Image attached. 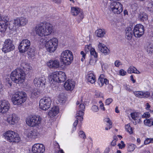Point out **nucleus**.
<instances>
[{
    "mask_svg": "<svg viewBox=\"0 0 153 153\" xmlns=\"http://www.w3.org/2000/svg\"><path fill=\"white\" fill-rule=\"evenodd\" d=\"M53 30V26L48 23L39 24L36 25L33 29V31L36 34L41 37L49 35Z\"/></svg>",
    "mask_w": 153,
    "mask_h": 153,
    "instance_id": "f257e3e1",
    "label": "nucleus"
},
{
    "mask_svg": "<svg viewBox=\"0 0 153 153\" xmlns=\"http://www.w3.org/2000/svg\"><path fill=\"white\" fill-rule=\"evenodd\" d=\"M136 146L133 144H130L128 145V150L129 152H133L136 147Z\"/></svg>",
    "mask_w": 153,
    "mask_h": 153,
    "instance_id": "a18cd8bd",
    "label": "nucleus"
},
{
    "mask_svg": "<svg viewBox=\"0 0 153 153\" xmlns=\"http://www.w3.org/2000/svg\"><path fill=\"white\" fill-rule=\"evenodd\" d=\"M126 38L128 40H131L132 37L133 31L130 27H127L125 30Z\"/></svg>",
    "mask_w": 153,
    "mask_h": 153,
    "instance_id": "c756f323",
    "label": "nucleus"
},
{
    "mask_svg": "<svg viewBox=\"0 0 153 153\" xmlns=\"http://www.w3.org/2000/svg\"><path fill=\"white\" fill-rule=\"evenodd\" d=\"M95 34L97 37L102 38L104 36L105 34V32L103 29H99L95 31Z\"/></svg>",
    "mask_w": 153,
    "mask_h": 153,
    "instance_id": "2f4dec72",
    "label": "nucleus"
},
{
    "mask_svg": "<svg viewBox=\"0 0 153 153\" xmlns=\"http://www.w3.org/2000/svg\"><path fill=\"white\" fill-rule=\"evenodd\" d=\"M114 65L116 67H119L120 65H122L121 62L119 60H116L114 62Z\"/></svg>",
    "mask_w": 153,
    "mask_h": 153,
    "instance_id": "e2e57ef3",
    "label": "nucleus"
},
{
    "mask_svg": "<svg viewBox=\"0 0 153 153\" xmlns=\"http://www.w3.org/2000/svg\"><path fill=\"white\" fill-rule=\"evenodd\" d=\"M71 13L73 16L79 15L82 19L83 17V13L82 10L77 7H71Z\"/></svg>",
    "mask_w": 153,
    "mask_h": 153,
    "instance_id": "b1692460",
    "label": "nucleus"
},
{
    "mask_svg": "<svg viewBox=\"0 0 153 153\" xmlns=\"http://www.w3.org/2000/svg\"><path fill=\"white\" fill-rule=\"evenodd\" d=\"M30 45V42L27 39H24L20 42L18 49L20 52L24 53L29 49Z\"/></svg>",
    "mask_w": 153,
    "mask_h": 153,
    "instance_id": "4468645a",
    "label": "nucleus"
},
{
    "mask_svg": "<svg viewBox=\"0 0 153 153\" xmlns=\"http://www.w3.org/2000/svg\"><path fill=\"white\" fill-rule=\"evenodd\" d=\"M58 100L59 102L64 103L66 101V98L63 94H61L59 95Z\"/></svg>",
    "mask_w": 153,
    "mask_h": 153,
    "instance_id": "79ce46f5",
    "label": "nucleus"
},
{
    "mask_svg": "<svg viewBox=\"0 0 153 153\" xmlns=\"http://www.w3.org/2000/svg\"><path fill=\"white\" fill-rule=\"evenodd\" d=\"M90 52L91 56L97 57V54L94 48H93L91 49Z\"/></svg>",
    "mask_w": 153,
    "mask_h": 153,
    "instance_id": "09e8293b",
    "label": "nucleus"
},
{
    "mask_svg": "<svg viewBox=\"0 0 153 153\" xmlns=\"http://www.w3.org/2000/svg\"><path fill=\"white\" fill-rule=\"evenodd\" d=\"M144 27L140 24L136 25L133 29L134 35L135 37H141L144 33Z\"/></svg>",
    "mask_w": 153,
    "mask_h": 153,
    "instance_id": "dca6fc26",
    "label": "nucleus"
},
{
    "mask_svg": "<svg viewBox=\"0 0 153 153\" xmlns=\"http://www.w3.org/2000/svg\"><path fill=\"white\" fill-rule=\"evenodd\" d=\"M153 143V138H147L144 141V145H147Z\"/></svg>",
    "mask_w": 153,
    "mask_h": 153,
    "instance_id": "8fccbe9b",
    "label": "nucleus"
},
{
    "mask_svg": "<svg viewBox=\"0 0 153 153\" xmlns=\"http://www.w3.org/2000/svg\"><path fill=\"white\" fill-rule=\"evenodd\" d=\"M118 139L116 136H114V139L112 141L111 144L112 146H114L116 144V142Z\"/></svg>",
    "mask_w": 153,
    "mask_h": 153,
    "instance_id": "6e6d98bb",
    "label": "nucleus"
},
{
    "mask_svg": "<svg viewBox=\"0 0 153 153\" xmlns=\"http://www.w3.org/2000/svg\"><path fill=\"white\" fill-rule=\"evenodd\" d=\"M80 54L82 55V57L81 59V60L82 62H83L85 58V53H84L83 51H81L80 52Z\"/></svg>",
    "mask_w": 153,
    "mask_h": 153,
    "instance_id": "bf43d9fd",
    "label": "nucleus"
},
{
    "mask_svg": "<svg viewBox=\"0 0 153 153\" xmlns=\"http://www.w3.org/2000/svg\"><path fill=\"white\" fill-rule=\"evenodd\" d=\"M44 146L42 144L36 143L32 147L31 150L33 153H43L45 151Z\"/></svg>",
    "mask_w": 153,
    "mask_h": 153,
    "instance_id": "aec40b11",
    "label": "nucleus"
},
{
    "mask_svg": "<svg viewBox=\"0 0 153 153\" xmlns=\"http://www.w3.org/2000/svg\"><path fill=\"white\" fill-rule=\"evenodd\" d=\"M88 81L91 84L94 83L96 81L94 73L91 71L88 72L86 76Z\"/></svg>",
    "mask_w": 153,
    "mask_h": 153,
    "instance_id": "cd10ccee",
    "label": "nucleus"
},
{
    "mask_svg": "<svg viewBox=\"0 0 153 153\" xmlns=\"http://www.w3.org/2000/svg\"><path fill=\"white\" fill-rule=\"evenodd\" d=\"M95 96L96 98H103V94L102 93L99 91H95Z\"/></svg>",
    "mask_w": 153,
    "mask_h": 153,
    "instance_id": "de8ad7c7",
    "label": "nucleus"
},
{
    "mask_svg": "<svg viewBox=\"0 0 153 153\" xmlns=\"http://www.w3.org/2000/svg\"><path fill=\"white\" fill-rule=\"evenodd\" d=\"M9 22L7 17H4L0 13V32L4 33L9 28Z\"/></svg>",
    "mask_w": 153,
    "mask_h": 153,
    "instance_id": "9b49d317",
    "label": "nucleus"
},
{
    "mask_svg": "<svg viewBox=\"0 0 153 153\" xmlns=\"http://www.w3.org/2000/svg\"><path fill=\"white\" fill-rule=\"evenodd\" d=\"M59 110L58 107L54 106L52 108L51 110L48 113V115L50 117H54L59 112Z\"/></svg>",
    "mask_w": 153,
    "mask_h": 153,
    "instance_id": "7c9ffc66",
    "label": "nucleus"
},
{
    "mask_svg": "<svg viewBox=\"0 0 153 153\" xmlns=\"http://www.w3.org/2000/svg\"><path fill=\"white\" fill-rule=\"evenodd\" d=\"M127 71L128 73L129 74L132 73L140 74V72L136 68L132 66H130L128 68Z\"/></svg>",
    "mask_w": 153,
    "mask_h": 153,
    "instance_id": "473e14b6",
    "label": "nucleus"
},
{
    "mask_svg": "<svg viewBox=\"0 0 153 153\" xmlns=\"http://www.w3.org/2000/svg\"><path fill=\"white\" fill-rule=\"evenodd\" d=\"M102 69L104 68L105 69H107L108 68V65L106 63L103 64L102 65Z\"/></svg>",
    "mask_w": 153,
    "mask_h": 153,
    "instance_id": "774afa93",
    "label": "nucleus"
},
{
    "mask_svg": "<svg viewBox=\"0 0 153 153\" xmlns=\"http://www.w3.org/2000/svg\"><path fill=\"white\" fill-rule=\"evenodd\" d=\"M82 100L80 101L78 100L76 102V107L77 109V111L76 114V118L77 119H79L81 121H82L83 118V116L84 114V111H85V107L84 105L82 103Z\"/></svg>",
    "mask_w": 153,
    "mask_h": 153,
    "instance_id": "9d476101",
    "label": "nucleus"
},
{
    "mask_svg": "<svg viewBox=\"0 0 153 153\" xmlns=\"http://www.w3.org/2000/svg\"><path fill=\"white\" fill-rule=\"evenodd\" d=\"M119 74L120 75L124 76L126 74V72L123 69H121L120 71Z\"/></svg>",
    "mask_w": 153,
    "mask_h": 153,
    "instance_id": "680f3d73",
    "label": "nucleus"
},
{
    "mask_svg": "<svg viewBox=\"0 0 153 153\" xmlns=\"http://www.w3.org/2000/svg\"><path fill=\"white\" fill-rule=\"evenodd\" d=\"M73 56L71 51L69 50H66L63 51L61 55V61L63 64L69 65L72 62Z\"/></svg>",
    "mask_w": 153,
    "mask_h": 153,
    "instance_id": "6e6552de",
    "label": "nucleus"
},
{
    "mask_svg": "<svg viewBox=\"0 0 153 153\" xmlns=\"http://www.w3.org/2000/svg\"><path fill=\"white\" fill-rule=\"evenodd\" d=\"M40 44L44 46L48 52L53 53L57 48L58 41L56 38H53L48 40L45 39H42L40 41Z\"/></svg>",
    "mask_w": 153,
    "mask_h": 153,
    "instance_id": "f03ea898",
    "label": "nucleus"
},
{
    "mask_svg": "<svg viewBox=\"0 0 153 153\" xmlns=\"http://www.w3.org/2000/svg\"><path fill=\"white\" fill-rule=\"evenodd\" d=\"M64 86L66 90L72 91L75 86V82L73 80L68 79L65 83Z\"/></svg>",
    "mask_w": 153,
    "mask_h": 153,
    "instance_id": "393cba45",
    "label": "nucleus"
},
{
    "mask_svg": "<svg viewBox=\"0 0 153 153\" xmlns=\"http://www.w3.org/2000/svg\"><path fill=\"white\" fill-rule=\"evenodd\" d=\"M15 48L13 41L8 39L5 40L3 45L2 50L5 53L13 51Z\"/></svg>",
    "mask_w": 153,
    "mask_h": 153,
    "instance_id": "ddd939ff",
    "label": "nucleus"
},
{
    "mask_svg": "<svg viewBox=\"0 0 153 153\" xmlns=\"http://www.w3.org/2000/svg\"><path fill=\"white\" fill-rule=\"evenodd\" d=\"M79 136L80 138L85 139L86 138V136L84 132L80 130L78 133Z\"/></svg>",
    "mask_w": 153,
    "mask_h": 153,
    "instance_id": "603ef678",
    "label": "nucleus"
},
{
    "mask_svg": "<svg viewBox=\"0 0 153 153\" xmlns=\"http://www.w3.org/2000/svg\"><path fill=\"white\" fill-rule=\"evenodd\" d=\"M19 119V118L16 114L11 113L7 115L6 121L9 124L14 125L18 123Z\"/></svg>",
    "mask_w": 153,
    "mask_h": 153,
    "instance_id": "2eb2a0df",
    "label": "nucleus"
},
{
    "mask_svg": "<svg viewBox=\"0 0 153 153\" xmlns=\"http://www.w3.org/2000/svg\"><path fill=\"white\" fill-rule=\"evenodd\" d=\"M66 79V76L65 73L61 71L54 72L48 76L49 82L52 83L53 82H63Z\"/></svg>",
    "mask_w": 153,
    "mask_h": 153,
    "instance_id": "423d86ee",
    "label": "nucleus"
},
{
    "mask_svg": "<svg viewBox=\"0 0 153 153\" xmlns=\"http://www.w3.org/2000/svg\"><path fill=\"white\" fill-rule=\"evenodd\" d=\"M150 117V114L149 112H146L143 113L142 115V117L143 118H148Z\"/></svg>",
    "mask_w": 153,
    "mask_h": 153,
    "instance_id": "864d4df0",
    "label": "nucleus"
},
{
    "mask_svg": "<svg viewBox=\"0 0 153 153\" xmlns=\"http://www.w3.org/2000/svg\"><path fill=\"white\" fill-rule=\"evenodd\" d=\"M25 135L27 137V139L31 140L35 139L38 137L39 133L36 131L30 129H27L25 131Z\"/></svg>",
    "mask_w": 153,
    "mask_h": 153,
    "instance_id": "f3484780",
    "label": "nucleus"
},
{
    "mask_svg": "<svg viewBox=\"0 0 153 153\" xmlns=\"http://www.w3.org/2000/svg\"><path fill=\"white\" fill-rule=\"evenodd\" d=\"M133 94L137 97L140 98H146L150 96V93L147 91H134Z\"/></svg>",
    "mask_w": 153,
    "mask_h": 153,
    "instance_id": "4be33fe9",
    "label": "nucleus"
},
{
    "mask_svg": "<svg viewBox=\"0 0 153 153\" xmlns=\"http://www.w3.org/2000/svg\"><path fill=\"white\" fill-rule=\"evenodd\" d=\"M118 146L119 147V149H122L124 148L125 146V144L123 141L120 142V143L118 144Z\"/></svg>",
    "mask_w": 153,
    "mask_h": 153,
    "instance_id": "5fc2aeb1",
    "label": "nucleus"
},
{
    "mask_svg": "<svg viewBox=\"0 0 153 153\" xmlns=\"http://www.w3.org/2000/svg\"><path fill=\"white\" fill-rule=\"evenodd\" d=\"M145 7L148 10L153 12V2L148 1L146 2Z\"/></svg>",
    "mask_w": 153,
    "mask_h": 153,
    "instance_id": "72a5a7b5",
    "label": "nucleus"
},
{
    "mask_svg": "<svg viewBox=\"0 0 153 153\" xmlns=\"http://www.w3.org/2000/svg\"><path fill=\"white\" fill-rule=\"evenodd\" d=\"M42 119L38 115H33L26 119V124L29 126L38 127L41 126Z\"/></svg>",
    "mask_w": 153,
    "mask_h": 153,
    "instance_id": "0eeeda50",
    "label": "nucleus"
},
{
    "mask_svg": "<svg viewBox=\"0 0 153 153\" xmlns=\"http://www.w3.org/2000/svg\"><path fill=\"white\" fill-rule=\"evenodd\" d=\"M125 129L130 134H133V129L130 126L129 124H128L126 126Z\"/></svg>",
    "mask_w": 153,
    "mask_h": 153,
    "instance_id": "37998d69",
    "label": "nucleus"
},
{
    "mask_svg": "<svg viewBox=\"0 0 153 153\" xmlns=\"http://www.w3.org/2000/svg\"><path fill=\"white\" fill-rule=\"evenodd\" d=\"M151 118L147 119H145L144 120V125L147 126H148L149 127H151V122H152L151 121Z\"/></svg>",
    "mask_w": 153,
    "mask_h": 153,
    "instance_id": "49530a36",
    "label": "nucleus"
},
{
    "mask_svg": "<svg viewBox=\"0 0 153 153\" xmlns=\"http://www.w3.org/2000/svg\"><path fill=\"white\" fill-rule=\"evenodd\" d=\"M26 74L21 68H17L11 73L10 77L11 80L17 84H22L25 81Z\"/></svg>",
    "mask_w": 153,
    "mask_h": 153,
    "instance_id": "7ed1b4c3",
    "label": "nucleus"
},
{
    "mask_svg": "<svg viewBox=\"0 0 153 153\" xmlns=\"http://www.w3.org/2000/svg\"><path fill=\"white\" fill-rule=\"evenodd\" d=\"M27 95L24 92L19 91L12 95V102L14 105L20 106L27 100Z\"/></svg>",
    "mask_w": 153,
    "mask_h": 153,
    "instance_id": "20e7f679",
    "label": "nucleus"
},
{
    "mask_svg": "<svg viewBox=\"0 0 153 153\" xmlns=\"http://www.w3.org/2000/svg\"><path fill=\"white\" fill-rule=\"evenodd\" d=\"M113 101V99L112 98H109L107 99L105 102V104L106 105H109Z\"/></svg>",
    "mask_w": 153,
    "mask_h": 153,
    "instance_id": "052dcab7",
    "label": "nucleus"
},
{
    "mask_svg": "<svg viewBox=\"0 0 153 153\" xmlns=\"http://www.w3.org/2000/svg\"><path fill=\"white\" fill-rule=\"evenodd\" d=\"M4 139L10 143H17L21 141L19 135L12 130H8L3 134Z\"/></svg>",
    "mask_w": 153,
    "mask_h": 153,
    "instance_id": "39448f33",
    "label": "nucleus"
},
{
    "mask_svg": "<svg viewBox=\"0 0 153 153\" xmlns=\"http://www.w3.org/2000/svg\"><path fill=\"white\" fill-rule=\"evenodd\" d=\"M125 88L127 91L129 92L132 91V90L130 89V87L129 85H127L126 84H124V85Z\"/></svg>",
    "mask_w": 153,
    "mask_h": 153,
    "instance_id": "0e129e2a",
    "label": "nucleus"
},
{
    "mask_svg": "<svg viewBox=\"0 0 153 153\" xmlns=\"http://www.w3.org/2000/svg\"><path fill=\"white\" fill-rule=\"evenodd\" d=\"M145 109L147 110H149V108L151 107L150 105L148 103H146L145 105Z\"/></svg>",
    "mask_w": 153,
    "mask_h": 153,
    "instance_id": "338daca9",
    "label": "nucleus"
},
{
    "mask_svg": "<svg viewBox=\"0 0 153 153\" xmlns=\"http://www.w3.org/2000/svg\"><path fill=\"white\" fill-rule=\"evenodd\" d=\"M146 49L147 52L149 53H152L153 52V45L152 43H148L146 44Z\"/></svg>",
    "mask_w": 153,
    "mask_h": 153,
    "instance_id": "e433bc0d",
    "label": "nucleus"
},
{
    "mask_svg": "<svg viewBox=\"0 0 153 153\" xmlns=\"http://www.w3.org/2000/svg\"><path fill=\"white\" fill-rule=\"evenodd\" d=\"M46 79L44 76L35 78L33 80V83L35 86L39 88H44L45 87Z\"/></svg>",
    "mask_w": 153,
    "mask_h": 153,
    "instance_id": "a211bd4d",
    "label": "nucleus"
},
{
    "mask_svg": "<svg viewBox=\"0 0 153 153\" xmlns=\"http://www.w3.org/2000/svg\"><path fill=\"white\" fill-rule=\"evenodd\" d=\"M39 93L37 89H33L31 91L30 97L32 99L36 98L39 96Z\"/></svg>",
    "mask_w": 153,
    "mask_h": 153,
    "instance_id": "c9c22d12",
    "label": "nucleus"
},
{
    "mask_svg": "<svg viewBox=\"0 0 153 153\" xmlns=\"http://www.w3.org/2000/svg\"><path fill=\"white\" fill-rule=\"evenodd\" d=\"M20 66L26 72H28L32 69V67L30 65L24 61H22L21 62Z\"/></svg>",
    "mask_w": 153,
    "mask_h": 153,
    "instance_id": "bb28decb",
    "label": "nucleus"
},
{
    "mask_svg": "<svg viewBox=\"0 0 153 153\" xmlns=\"http://www.w3.org/2000/svg\"><path fill=\"white\" fill-rule=\"evenodd\" d=\"M79 119L80 118V117H78ZM76 118V119L75 120L74 122V123H73V126L74 127H76L77 123H78V120H79V121H80L81 122L82 121H81L79 119H77Z\"/></svg>",
    "mask_w": 153,
    "mask_h": 153,
    "instance_id": "69168bd1",
    "label": "nucleus"
},
{
    "mask_svg": "<svg viewBox=\"0 0 153 153\" xmlns=\"http://www.w3.org/2000/svg\"><path fill=\"white\" fill-rule=\"evenodd\" d=\"M20 22V21L19 18L14 19L13 22H10L9 27V29L11 30L13 29L14 27L16 28V27H21Z\"/></svg>",
    "mask_w": 153,
    "mask_h": 153,
    "instance_id": "a878e982",
    "label": "nucleus"
},
{
    "mask_svg": "<svg viewBox=\"0 0 153 153\" xmlns=\"http://www.w3.org/2000/svg\"><path fill=\"white\" fill-rule=\"evenodd\" d=\"M51 103V100L50 97H44L39 101V108L43 110H46L50 107Z\"/></svg>",
    "mask_w": 153,
    "mask_h": 153,
    "instance_id": "f8f14e48",
    "label": "nucleus"
},
{
    "mask_svg": "<svg viewBox=\"0 0 153 153\" xmlns=\"http://www.w3.org/2000/svg\"><path fill=\"white\" fill-rule=\"evenodd\" d=\"M98 50L105 55H109L111 53L110 50L105 44L99 42L98 45Z\"/></svg>",
    "mask_w": 153,
    "mask_h": 153,
    "instance_id": "5701e85b",
    "label": "nucleus"
},
{
    "mask_svg": "<svg viewBox=\"0 0 153 153\" xmlns=\"http://www.w3.org/2000/svg\"><path fill=\"white\" fill-rule=\"evenodd\" d=\"M36 54L35 50L33 48H30L29 49L27 52V55L28 57L31 58L34 57Z\"/></svg>",
    "mask_w": 153,
    "mask_h": 153,
    "instance_id": "4c0bfd02",
    "label": "nucleus"
},
{
    "mask_svg": "<svg viewBox=\"0 0 153 153\" xmlns=\"http://www.w3.org/2000/svg\"><path fill=\"white\" fill-rule=\"evenodd\" d=\"M5 84L8 87H11L12 85V82L10 78H6L4 81Z\"/></svg>",
    "mask_w": 153,
    "mask_h": 153,
    "instance_id": "c03bdc74",
    "label": "nucleus"
},
{
    "mask_svg": "<svg viewBox=\"0 0 153 153\" xmlns=\"http://www.w3.org/2000/svg\"><path fill=\"white\" fill-rule=\"evenodd\" d=\"M97 57L91 56L89 61V63L90 65H94L97 61Z\"/></svg>",
    "mask_w": 153,
    "mask_h": 153,
    "instance_id": "a19ab883",
    "label": "nucleus"
},
{
    "mask_svg": "<svg viewBox=\"0 0 153 153\" xmlns=\"http://www.w3.org/2000/svg\"><path fill=\"white\" fill-rule=\"evenodd\" d=\"M138 18L141 21H144L148 19V16L146 13L142 12L140 13L138 15Z\"/></svg>",
    "mask_w": 153,
    "mask_h": 153,
    "instance_id": "f704fd0d",
    "label": "nucleus"
},
{
    "mask_svg": "<svg viewBox=\"0 0 153 153\" xmlns=\"http://www.w3.org/2000/svg\"><path fill=\"white\" fill-rule=\"evenodd\" d=\"M20 21V24L21 26H23L26 25L28 22L27 20L24 17L19 18Z\"/></svg>",
    "mask_w": 153,
    "mask_h": 153,
    "instance_id": "58836bf2",
    "label": "nucleus"
},
{
    "mask_svg": "<svg viewBox=\"0 0 153 153\" xmlns=\"http://www.w3.org/2000/svg\"><path fill=\"white\" fill-rule=\"evenodd\" d=\"M104 120L105 122H106L109 124V128L110 129L112 127V123L109 118H105Z\"/></svg>",
    "mask_w": 153,
    "mask_h": 153,
    "instance_id": "3c124183",
    "label": "nucleus"
},
{
    "mask_svg": "<svg viewBox=\"0 0 153 153\" xmlns=\"http://www.w3.org/2000/svg\"><path fill=\"white\" fill-rule=\"evenodd\" d=\"M47 66L50 68L56 69L60 67V62L58 59H51L46 62Z\"/></svg>",
    "mask_w": 153,
    "mask_h": 153,
    "instance_id": "412c9836",
    "label": "nucleus"
},
{
    "mask_svg": "<svg viewBox=\"0 0 153 153\" xmlns=\"http://www.w3.org/2000/svg\"><path fill=\"white\" fill-rule=\"evenodd\" d=\"M93 48H92L91 45V44L89 45L85 46V52L86 53L88 52L89 51H91V49Z\"/></svg>",
    "mask_w": 153,
    "mask_h": 153,
    "instance_id": "4d7b16f0",
    "label": "nucleus"
},
{
    "mask_svg": "<svg viewBox=\"0 0 153 153\" xmlns=\"http://www.w3.org/2000/svg\"><path fill=\"white\" fill-rule=\"evenodd\" d=\"M10 108V104L8 101L5 100L0 101V113H6Z\"/></svg>",
    "mask_w": 153,
    "mask_h": 153,
    "instance_id": "6ab92c4d",
    "label": "nucleus"
},
{
    "mask_svg": "<svg viewBox=\"0 0 153 153\" xmlns=\"http://www.w3.org/2000/svg\"><path fill=\"white\" fill-rule=\"evenodd\" d=\"M140 115L139 113L136 112H132L130 114L131 117L134 120H135L139 118Z\"/></svg>",
    "mask_w": 153,
    "mask_h": 153,
    "instance_id": "ea45409f",
    "label": "nucleus"
},
{
    "mask_svg": "<svg viewBox=\"0 0 153 153\" xmlns=\"http://www.w3.org/2000/svg\"><path fill=\"white\" fill-rule=\"evenodd\" d=\"M91 110L93 112H95L98 111L99 108L97 106L94 105L92 106Z\"/></svg>",
    "mask_w": 153,
    "mask_h": 153,
    "instance_id": "13d9d810",
    "label": "nucleus"
},
{
    "mask_svg": "<svg viewBox=\"0 0 153 153\" xmlns=\"http://www.w3.org/2000/svg\"><path fill=\"white\" fill-rule=\"evenodd\" d=\"M109 10L115 14H120L123 11V5L118 2H113L111 3L109 7Z\"/></svg>",
    "mask_w": 153,
    "mask_h": 153,
    "instance_id": "1a4fd4ad",
    "label": "nucleus"
},
{
    "mask_svg": "<svg viewBox=\"0 0 153 153\" xmlns=\"http://www.w3.org/2000/svg\"><path fill=\"white\" fill-rule=\"evenodd\" d=\"M98 82L100 87H102L104 84L107 85L108 84V81L106 79L104 78V76L103 74L100 76Z\"/></svg>",
    "mask_w": 153,
    "mask_h": 153,
    "instance_id": "c85d7f7f",
    "label": "nucleus"
}]
</instances>
